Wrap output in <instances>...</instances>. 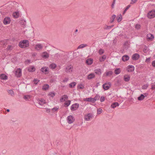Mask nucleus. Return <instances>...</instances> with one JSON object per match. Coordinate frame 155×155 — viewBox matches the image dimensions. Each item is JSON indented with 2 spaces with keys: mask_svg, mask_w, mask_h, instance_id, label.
<instances>
[{
  "mask_svg": "<svg viewBox=\"0 0 155 155\" xmlns=\"http://www.w3.org/2000/svg\"><path fill=\"white\" fill-rule=\"evenodd\" d=\"M74 120L75 119L74 117L72 115H70L67 117V120L69 124H72L74 121Z\"/></svg>",
  "mask_w": 155,
  "mask_h": 155,
  "instance_id": "obj_2",
  "label": "nucleus"
},
{
  "mask_svg": "<svg viewBox=\"0 0 155 155\" xmlns=\"http://www.w3.org/2000/svg\"><path fill=\"white\" fill-rule=\"evenodd\" d=\"M115 2H113L112 3L111 5V7L112 8H113L114 7V5L115 4Z\"/></svg>",
  "mask_w": 155,
  "mask_h": 155,
  "instance_id": "obj_57",
  "label": "nucleus"
},
{
  "mask_svg": "<svg viewBox=\"0 0 155 155\" xmlns=\"http://www.w3.org/2000/svg\"><path fill=\"white\" fill-rule=\"evenodd\" d=\"M117 21L118 22H119L122 20V16L121 15H120V16H117Z\"/></svg>",
  "mask_w": 155,
  "mask_h": 155,
  "instance_id": "obj_35",
  "label": "nucleus"
},
{
  "mask_svg": "<svg viewBox=\"0 0 155 155\" xmlns=\"http://www.w3.org/2000/svg\"><path fill=\"white\" fill-rule=\"evenodd\" d=\"M48 95L51 97H53L55 95V94L54 92H50L49 93Z\"/></svg>",
  "mask_w": 155,
  "mask_h": 155,
  "instance_id": "obj_47",
  "label": "nucleus"
},
{
  "mask_svg": "<svg viewBox=\"0 0 155 155\" xmlns=\"http://www.w3.org/2000/svg\"><path fill=\"white\" fill-rule=\"evenodd\" d=\"M49 87V86L47 84H46L43 86L42 87V89L44 90H47Z\"/></svg>",
  "mask_w": 155,
  "mask_h": 155,
  "instance_id": "obj_33",
  "label": "nucleus"
},
{
  "mask_svg": "<svg viewBox=\"0 0 155 155\" xmlns=\"http://www.w3.org/2000/svg\"><path fill=\"white\" fill-rule=\"evenodd\" d=\"M45 109L46 110V111L47 113H49L50 112V110L48 108H46Z\"/></svg>",
  "mask_w": 155,
  "mask_h": 155,
  "instance_id": "obj_56",
  "label": "nucleus"
},
{
  "mask_svg": "<svg viewBox=\"0 0 155 155\" xmlns=\"http://www.w3.org/2000/svg\"><path fill=\"white\" fill-rule=\"evenodd\" d=\"M119 105V104L117 102H114L111 105V107L112 108H114L117 106H118Z\"/></svg>",
  "mask_w": 155,
  "mask_h": 155,
  "instance_id": "obj_25",
  "label": "nucleus"
},
{
  "mask_svg": "<svg viewBox=\"0 0 155 155\" xmlns=\"http://www.w3.org/2000/svg\"><path fill=\"white\" fill-rule=\"evenodd\" d=\"M103 111L102 109L99 108L97 110V113L98 114H100Z\"/></svg>",
  "mask_w": 155,
  "mask_h": 155,
  "instance_id": "obj_44",
  "label": "nucleus"
},
{
  "mask_svg": "<svg viewBox=\"0 0 155 155\" xmlns=\"http://www.w3.org/2000/svg\"><path fill=\"white\" fill-rule=\"evenodd\" d=\"M30 98V96L29 95H25L24 96V98L26 100H28Z\"/></svg>",
  "mask_w": 155,
  "mask_h": 155,
  "instance_id": "obj_49",
  "label": "nucleus"
},
{
  "mask_svg": "<svg viewBox=\"0 0 155 155\" xmlns=\"http://www.w3.org/2000/svg\"><path fill=\"white\" fill-rule=\"evenodd\" d=\"M121 72L120 70V68H117L114 71L115 73L116 74H119Z\"/></svg>",
  "mask_w": 155,
  "mask_h": 155,
  "instance_id": "obj_34",
  "label": "nucleus"
},
{
  "mask_svg": "<svg viewBox=\"0 0 155 155\" xmlns=\"http://www.w3.org/2000/svg\"><path fill=\"white\" fill-rule=\"evenodd\" d=\"M49 68L48 67H43L41 69V71L45 74H48L49 73Z\"/></svg>",
  "mask_w": 155,
  "mask_h": 155,
  "instance_id": "obj_4",
  "label": "nucleus"
},
{
  "mask_svg": "<svg viewBox=\"0 0 155 155\" xmlns=\"http://www.w3.org/2000/svg\"><path fill=\"white\" fill-rule=\"evenodd\" d=\"M79 55V53L76 50L73 53V56L74 58H76Z\"/></svg>",
  "mask_w": 155,
  "mask_h": 155,
  "instance_id": "obj_24",
  "label": "nucleus"
},
{
  "mask_svg": "<svg viewBox=\"0 0 155 155\" xmlns=\"http://www.w3.org/2000/svg\"><path fill=\"white\" fill-rule=\"evenodd\" d=\"M137 1V0H134V1L133 2V3H130L131 4H133L134 3H135Z\"/></svg>",
  "mask_w": 155,
  "mask_h": 155,
  "instance_id": "obj_60",
  "label": "nucleus"
},
{
  "mask_svg": "<svg viewBox=\"0 0 155 155\" xmlns=\"http://www.w3.org/2000/svg\"><path fill=\"white\" fill-rule=\"evenodd\" d=\"M19 46L22 48H25L29 46V41L28 40H24L20 41L19 43Z\"/></svg>",
  "mask_w": 155,
  "mask_h": 155,
  "instance_id": "obj_1",
  "label": "nucleus"
},
{
  "mask_svg": "<svg viewBox=\"0 0 155 155\" xmlns=\"http://www.w3.org/2000/svg\"><path fill=\"white\" fill-rule=\"evenodd\" d=\"M21 70L20 68H18L16 69L15 72V76L18 77H20L21 76Z\"/></svg>",
  "mask_w": 155,
  "mask_h": 155,
  "instance_id": "obj_3",
  "label": "nucleus"
},
{
  "mask_svg": "<svg viewBox=\"0 0 155 155\" xmlns=\"http://www.w3.org/2000/svg\"><path fill=\"white\" fill-rule=\"evenodd\" d=\"M155 17V11H151L148 13L147 17L149 18H151Z\"/></svg>",
  "mask_w": 155,
  "mask_h": 155,
  "instance_id": "obj_5",
  "label": "nucleus"
},
{
  "mask_svg": "<svg viewBox=\"0 0 155 155\" xmlns=\"http://www.w3.org/2000/svg\"><path fill=\"white\" fill-rule=\"evenodd\" d=\"M68 98V97L67 95H63L61 98L60 99V101L61 102H62L63 101H65V99H67Z\"/></svg>",
  "mask_w": 155,
  "mask_h": 155,
  "instance_id": "obj_23",
  "label": "nucleus"
},
{
  "mask_svg": "<svg viewBox=\"0 0 155 155\" xmlns=\"http://www.w3.org/2000/svg\"><path fill=\"white\" fill-rule=\"evenodd\" d=\"M145 96L143 94H141L140 96L137 98L138 100L139 101L142 100L144 99Z\"/></svg>",
  "mask_w": 155,
  "mask_h": 155,
  "instance_id": "obj_32",
  "label": "nucleus"
},
{
  "mask_svg": "<svg viewBox=\"0 0 155 155\" xmlns=\"http://www.w3.org/2000/svg\"><path fill=\"white\" fill-rule=\"evenodd\" d=\"M140 57V55L137 53L134 54L132 57V59L134 60H137Z\"/></svg>",
  "mask_w": 155,
  "mask_h": 155,
  "instance_id": "obj_13",
  "label": "nucleus"
},
{
  "mask_svg": "<svg viewBox=\"0 0 155 155\" xmlns=\"http://www.w3.org/2000/svg\"><path fill=\"white\" fill-rule=\"evenodd\" d=\"M122 59L123 61H126L129 59V57L127 55H125L122 57Z\"/></svg>",
  "mask_w": 155,
  "mask_h": 155,
  "instance_id": "obj_16",
  "label": "nucleus"
},
{
  "mask_svg": "<svg viewBox=\"0 0 155 155\" xmlns=\"http://www.w3.org/2000/svg\"><path fill=\"white\" fill-rule=\"evenodd\" d=\"M105 97L104 96H101L100 98V101L101 102H103L104 101Z\"/></svg>",
  "mask_w": 155,
  "mask_h": 155,
  "instance_id": "obj_50",
  "label": "nucleus"
},
{
  "mask_svg": "<svg viewBox=\"0 0 155 155\" xmlns=\"http://www.w3.org/2000/svg\"><path fill=\"white\" fill-rule=\"evenodd\" d=\"M79 105L78 103H75L72 105L71 107V109L72 111L75 110L79 107Z\"/></svg>",
  "mask_w": 155,
  "mask_h": 155,
  "instance_id": "obj_6",
  "label": "nucleus"
},
{
  "mask_svg": "<svg viewBox=\"0 0 155 155\" xmlns=\"http://www.w3.org/2000/svg\"><path fill=\"white\" fill-rule=\"evenodd\" d=\"M84 88V86L82 84L80 85L79 88L80 89H82Z\"/></svg>",
  "mask_w": 155,
  "mask_h": 155,
  "instance_id": "obj_54",
  "label": "nucleus"
},
{
  "mask_svg": "<svg viewBox=\"0 0 155 155\" xmlns=\"http://www.w3.org/2000/svg\"><path fill=\"white\" fill-rule=\"evenodd\" d=\"M28 71L29 72H33L35 71V68L33 66H31L28 68Z\"/></svg>",
  "mask_w": 155,
  "mask_h": 155,
  "instance_id": "obj_28",
  "label": "nucleus"
},
{
  "mask_svg": "<svg viewBox=\"0 0 155 155\" xmlns=\"http://www.w3.org/2000/svg\"><path fill=\"white\" fill-rule=\"evenodd\" d=\"M42 57L44 58H47L49 57L48 54L46 52H44L43 53Z\"/></svg>",
  "mask_w": 155,
  "mask_h": 155,
  "instance_id": "obj_18",
  "label": "nucleus"
},
{
  "mask_svg": "<svg viewBox=\"0 0 155 155\" xmlns=\"http://www.w3.org/2000/svg\"><path fill=\"white\" fill-rule=\"evenodd\" d=\"M71 101L70 100H68L66 101L64 103L65 105H66L67 106H69L71 104Z\"/></svg>",
  "mask_w": 155,
  "mask_h": 155,
  "instance_id": "obj_43",
  "label": "nucleus"
},
{
  "mask_svg": "<svg viewBox=\"0 0 155 155\" xmlns=\"http://www.w3.org/2000/svg\"><path fill=\"white\" fill-rule=\"evenodd\" d=\"M95 73L98 75H100L101 74L102 70L101 69H97L95 70Z\"/></svg>",
  "mask_w": 155,
  "mask_h": 155,
  "instance_id": "obj_20",
  "label": "nucleus"
},
{
  "mask_svg": "<svg viewBox=\"0 0 155 155\" xmlns=\"http://www.w3.org/2000/svg\"><path fill=\"white\" fill-rule=\"evenodd\" d=\"M43 45L41 44H37L35 47V49L37 51H39L40 49L43 48Z\"/></svg>",
  "mask_w": 155,
  "mask_h": 155,
  "instance_id": "obj_10",
  "label": "nucleus"
},
{
  "mask_svg": "<svg viewBox=\"0 0 155 155\" xmlns=\"http://www.w3.org/2000/svg\"><path fill=\"white\" fill-rule=\"evenodd\" d=\"M78 31V29H76L75 31V33L76 32H77Z\"/></svg>",
  "mask_w": 155,
  "mask_h": 155,
  "instance_id": "obj_63",
  "label": "nucleus"
},
{
  "mask_svg": "<svg viewBox=\"0 0 155 155\" xmlns=\"http://www.w3.org/2000/svg\"><path fill=\"white\" fill-rule=\"evenodd\" d=\"M134 70V67L132 65H128L127 67V71L128 72H132Z\"/></svg>",
  "mask_w": 155,
  "mask_h": 155,
  "instance_id": "obj_9",
  "label": "nucleus"
},
{
  "mask_svg": "<svg viewBox=\"0 0 155 155\" xmlns=\"http://www.w3.org/2000/svg\"><path fill=\"white\" fill-rule=\"evenodd\" d=\"M68 80V79L67 78H65L63 81L64 82H67Z\"/></svg>",
  "mask_w": 155,
  "mask_h": 155,
  "instance_id": "obj_52",
  "label": "nucleus"
},
{
  "mask_svg": "<svg viewBox=\"0 0 155 155\" xmlns=\"http://www.w3.org/2000/svg\"><path fill=\"white\" fill-rule=\"evenodd\" d=\"M152 65L153 66L155 67V61H152Z\"/></svg>",
  "mask_w": 155,
  "mask_h": 155,
  "instance_id": "obj_53",
  "label": "nucleus"
},
{
  "mask_svg": "<svg viewBox=\"0 0 155 155\" xmlns=\"http://www.w3.org/2000/svg\"><path fill=\"white\" fill-rule=\"evenodd\" d=\"M114 25L111 26H107V25H105L104 28V29H109L111 28Z\"/></svg>",
  "mask_w": 155,
  "mask_h": 155,
  "instance_id": "obj_31",
  "label": "nucleus"
},
{
  "mask_svg": "<svg viewBox=\"0 0 155 155\" xmlns=\"http://www.w3.org/2000/svg\"><path fill=\"white\" fill-rule=\"evenodd\" d=\"M131 1H132V2L131 3H133V2L134 1V0H131Z\"/></svg>",
  "mask_w": 155,
  "mask_h": 155,
  "instance_id": "obj_64",
  "label": "nucleus"
},
{
  "mask_svg": "<svg viewBox=\"0 0 155 155\" xmlns=\"http://www.w3.org/2000/svg\"><path fill=\"white\" fill-rule=\"evenodd\" d=\"M38 104L41 105H42L44 104H45L46 102L45 101L42 99H41L38 101Z\"/></svg>",
  "mask_w": 155,
  "mask_h": 155,
  "instance_id": "obj_19",
  "label": "nucleus"
},
{
  "mask_svg": "<svg viewBox=\"0 0 155 155\" xmlns=\"http://www.w3.org/2000/svg\"><path fill=\"white\" fill-rule=\"evenodd\" d=\"M124 79L125 81L128 82L129 81L130 79V77L129 75H125L124 76Z\"/></svg>",
  "mask_w": 155,
  "mask_h": 155,
  "instance_id": "obj_17",
  "label": "nucleus"
},
{
  "mask_svg": "<svg viewBox=\"0 0 155 155\" xmlns=\"http://www.w3.org/2000/svg\"><path fill=\"white\" fill-rule=\"evenodd\" d=\"M10 111V110L9 109H8L7 110V111L8 112H9Z\"/></svg>",
  "mask_w": 155,
  "mask_h": 155,
  "instance_id": "obj_62",
  "label": "nucleus"
},
{
  "mask_svg": "<svg viewBox=\"0 0 155 155\" xmlns=\"http://www.w3.org/2000/svg\"><path fill=\"white\" fill-rule=\"evenodd\" d=\"M130 5H129L127 6V7L126 8H125V9H124V12L123 13V14H124L125 13V12H126L130 8Z\"/></svg>",
  "mask_w": 155,
  "mask_h": 155,
  "instance_id": "obj_40",
  "label": "nucleus"
},
{
  "mask_svg": "<svg viewBox=\"0 0 155 155\" xmlns=\"http://www.w3.org/2000/svg\"><path fill=\"white\" fill-rule=\"evenodd\" d=\"M140 25L137 24L135 26V28L137 29H140Z\"/></svg>",
  "mask_w": 155,
  "mask_h": 155,
  "instance_id": "obj_51",
  "label": "nucleus"
},
{
  "mask_svg": "<svg viewBox=\"0 0 155 155\" xmlns=\"http://www.w3.org/2000/svg\"><path fill=\"white\" fill-rule=\"evenodd\" d=\"M23 22V24H24V23L25 22V21H24L23 20H22L21 21V23L22 24V22Z\"/></svg>",
  "mask_w": 155,
  "mask_h": 155,
  "instance_id": "obj_61",
  "label": "nucleus"
},
{
  "mask_svg": "<svg viewBox=\"0 0 155 155\" xmlns=\"http://www.w3.org/2000/svg\"><path fill=\"white\" fill-rule=\"evenodd\" d=\"M94 74L93 73H91L88 75L87 78L88 79H91L94 78Z\"/></svg>",
  "mask_w": 155,
  "mask_h": 155,
  "instance_id": "obj_22",
  "label": "nucleus"
},
{
  "mask_svg": "<svg viewBox=\"0 0 155 155\" xmlns=\"http://www.w3.org/2000/svg\"><path fill=\"white\" fill-rule=\"evenodd\" d=\"M85 100L87 101L92 102H95L94 98L91 97L87 98L85 99Z\"/></svg>",
  "mask_w": 155,
  "mask_h": 155,
  "instance_id": "obj_27",
  "label": "nucleus"
},
{
  "mask_svg": "<svg viewBox=\"0 0 155 155\" xmlns=\"http://www.w3.org/2000/svg\"><path fill=\"white\" fill-rule=\"evenodd\" d=\"M0 78L2 80H7L8 79V77L7 75L4 74H2L0 75Z\"/></svg>",
  "mask_w": 155,
  "mask_h": 155,
  "instance_id": "obj_21",
  "label": "nucleus"
},
{
  "mask_svg": "<svg viewBox=\"0 0 155 155\" xmlns=\"http://www.w3.org/2000/svg\"><path fill=\"white\" fill-rule=\"evenodd\" d=\"M56 67V65L54 64H50L49 67L51 69H54Z\"/></svg>",
  "mask_w": 155,
  "mask_h": 155,
  "instance_id": "obj_37",
  "label": "nucleus"
},
{
  "mask_svg": "<svg viewBox=\"0 0 155 155\" xmlns=\"http://www.w3.org/2000/svg\"><path fill=\"white\" fill-rule=\"evenodd\" d=\"M93 59H88L86 60V63L88 65H91L93 63Z\"/></svg>",
  "mask_w": 155,
  "mask_h": 155,
  "instance_id": "obj_26",
  "label": "nucleus"
},
{
  "mask_svg": "<svg viewBox=\"0 0 155 155\" xmlns=\"http://www.w3.org/2000/svg\"><path fill=\"white\" fill-rule=\"evenodd\" d=\"M100 97V96L98 95H96L95 97L94 98L95 101L98 100Z\"/></svg>",
  "mask_w": 155,
  "mask_h": 155,
  "instance_id": "obj_45",
  "label": "nucleus"
},
{
  "mask_svg": "<svg viewBox=\"0 0 155 155\" xmlns=\"http://www.w3.org/2000/svg\"><path fill=\"white\" fill-rule=\"evenodd\" d=\"M104 53V51L102 49H100L99 51V53L100 54H102Z\"/></svg>",
  "mask_w": 155,
  "mask_h": 155,
  "instance_id": "obj_48",
  "label": "nucleus"
},
{
  "mask_svg": "<svg viewBox=\"0 0 155 155\" xmlns=\"http://www.w3.org/2000/svg\"><path fill=\"white\" fill-rule=\"evenodd\" d=\"M106 76H110L112 74L113 72L111 71H109L106 72Z\"/></svg>",
  "mask_w": 155,
  "mask_h": 155,
  "instance_id": "obj_39",
  "label": "nucleus"
},
{
  "mask_svg": "<svg viewBox=\"0 0 155 155\" xmlns=\"http://www.w3.org/2000/svg\"><path fill=\"white\" fill-rule=\"evenodd\" d=\"M116 17V16L115 15H113L110 18V22L111 23H113L114 22V19Z\"/></svg>",
  "mask_w": 155,
  "mask_h": 155,
  "instance_id": "obj_29",
  "label": "nucleus"
},
{
  "mask_svg": "<svg viewBox=\"0 0 155 155\" xmlns=\"http://www.w3.org/2000/svg\"><path fill=\"white\" fill-rule=\"evenodd\" d=\"M87 46V45L86 44H81L78 47V49L82 48Z\"/></svg>",
  "mask_w": 155,
  "mask_h": 155,
  "instance_id": "obj_36",
  "label": "nucleus"
},
{
  "mask_svg": "<svg viewBox=\"0 0 155 155\" xmlns=\"http://www.w3.org/2000/svg\"><path fill=\"white\" fill-rule=\"evenodd\" d=\"M147 38L148 40L152 41L154 39V37L153 35L151 34H148L147 35Z\"/></svg>",
  "mask_w": 155,
  "mask_h": 155,
  "instance_id": "obj_14",
  "label": "nucleus"
},
{
  "mask_svg": "<svg viewBox=\"0 0 155 155\" xmlns=\"http://www.w3.org/2000/svg\"><path fill=\"white\" fill-rule=\"evenodd\" d=\"M11 47V46H10V45H8V47L7 48V50H9L10 49Z\"/></svg>",
  "mask_w": 155,
  "mask_h": 155,
  "instance_id": "obj_59",
  "label": "nucleus"
},
{
  "mask_svg": "<svg viewBox=\"0 0 155 155\" xmlns=\"http://www.w3.org/2000/svg\"><path fill=\"white\" fill-rule=\"evenodd\" d=\"M102 58L103 59V60L105 59L106 58V57H105V55H103L102 57ZM100 61H104V60H101Z\"/></svg>",
  "mask_w": 155,
  "mask_h": 155,
  "instance_id": "obj_55",
  "label": "nucleus"
},
{
  "mask_svg": "<svg viewBox=\"0 0 155 155\" xmlns=\"http://www.w3.org/2000/svg\"><path fill=\"white\" fill-rule=\"evenodd\" d=\"M20 13L18 11H16L13 12V16L14 18H17L19 16Z\"/></svg>",
  "mask_w": 155,
  "mask_h": 155,
  "instance_id": "obj_15",
  "label": "nucleus"
},
{
  "mask_svg": "<svg viewBox=\"0 0 155 155\" xmlns=\"http://www.w3.org/2000/svg\"><path fill=\"white\" fill-rule=\"evenodd\" d=\"M150 58H147L146 60V62H149L150 61Z\"/></svg>",
  "mask_w": 155,
  "mask_h": 155,
  "instance_id": "obj_58",
  "label": "nucleus"
},
{
  "mask_svg": "<svg viewBox=\"0 0 155 155\" xmlns=\"http://www.w3.org/2000/svg\"><path fill=\"white\" fill-rule=\"evenodd\" d=\"M73 70V67L71 65L67 66L66 67L65 71L68 72H70L72 71Z\"/></svg>",
  "mask_w": 155,
  "mask_h": 155,
  "instance_id": "obj_11",
  "label": "nucleus"
},
{
  "mask_svg": "<svg viewBox=\"0 0 155 155\" xmlns=\"http://www.w3.org/2000/svg\"><path fill=\"white\" fill-rule=\"evenodd\" d=\"M76 83L75 82H73L69 84V87L70 88H73L76 85Z\"/></svg>",
  "mask_w": 155,
  "mask_h": 155,
  "instance_id": "obj_30",
  "label": "nucleus"
},
{
  "mask_svg": "<svg viewBox=\"0 0 155 155\" xmlns=\"http://www.w3.org/2000/svg\"><path fill=\"white\" fill-rule=\"evenodd\" d=\"M110 83H105L103 84V87L105 90H107L110 88Z\"/></svg>",
  "mask_w": 155,
  "mask_h": 155,
  "instance_id": "obj_7",
  "label": "nucleus"
},
{
  "mask_svg": "<svg viewBox=\"0 0 155 155\" xmlns=\"http://www.w3.org/2000/svg\"><path fill=\"white\" fill-rule=\"evenodd\" d=\"M11 21V20L10 17H6L4 19L3 22L4 24L6 25L10 24Z\"/></svg>",
  "mask_w": 155,
  "mask_h": 155,
  "instance_id": "obj_8",
  "label": "nucleus"
},
{
  "mask_svg": "<svg viewBox=\"0 0 155 155\" xmlns=\"http://www.w3.org/2000/svg\"><path fill=\"white\" fill-rule=\"evenodd\" d=\"M93 117V115L91 114H88L84 116V119L87 121L89 120Z\"/></svg>",
  "mask_w": 155,
  "mask_h": 155,
  "instance_id": "obj_12",
  "label": "nucleus"
},
{
  "mask_svg": "<svg viewBox=\"0 0 155 155\" xmlns=\"http://www.w3.org/2000/svg\"><path fill=\"white\" fill-rule=\"evenodd\" d=\"M59 107H54L51 110H52V111L53 112H54L55 111L58 110L59 109Z\"/></svg>",
  "mask_w": 155,
  "mask_h": 155,
  "instance_id": "obj_41",
  "label": "nucleus"
},
{
  "mask_svg": "<svg viewBox=\"0 0 155 155\" xmlns=\"http://www.w3.org/2000/svg\"><path fill=\"white\" fill-rule=\"evenodd\" d=\"M148 85L147 84H144L142 87V89H146L148 87Z\"/></svg>",
  "mask_w": 155,
  "mask_h": 155,
  "instance_id": "obj_42",
  "label": "nucleus"
},
{
  "mask_svg": "<svg viewBox=\"0 0 155 155\" xmlns=\"http://www.w3.org/2000/svg\"><path fill=\"white\" fill-rule=\"evenodd\" d=\"M8 91L9 94H11L12 96H14V92L12 90H8Z\"/></svg>",
  "mask_w": 155,
  "mask_h": 155,
  "instance_id": "obj_38",
  "label": "nucleus"
},
{
  "mask_svg": "<svg viewBox=\"0 0 155 155\" xmlns=\"http://www.w3.org/2000/svg\"><path fill=\"white\" fill-rule=\"evenodd\" d=\"M39 81V80H38L37 79H34L33 80L34 83L36 84H37Z\"/></svg>",
  "mask_w": 155,
  "mask_h": 155,
  "instance_id": "obj_46",
  "label": "nucleus"
}]
</instances>
